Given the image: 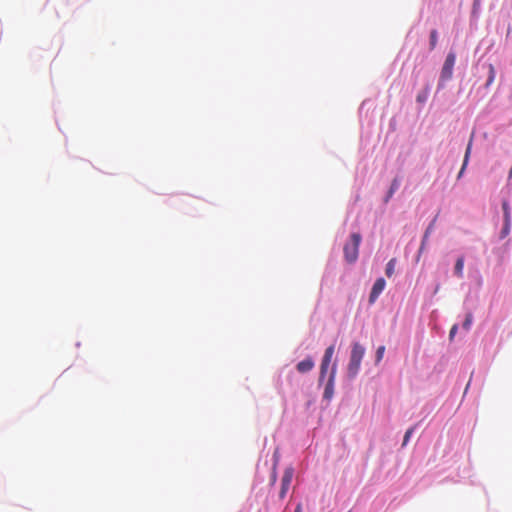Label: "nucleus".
<instances>
[{
	"instance_id": "obj_1",
	"label": "nucleus",
	"mask_w": 512,
	"mask_h": 512,
	"mask_svg": "<svg viewBox=\"0 0 512 512\" xmlns=\"http://www.w3.org/2000/svg\"><path fill=\"white\" fill-rule=\"evenodd\" d=\"M364 354V347L361 346L358 342L353 343L350 360L347 367V373L350 378H354L358 374Z\"/></svg>"
},
{
	"instance_id": "obj_2",
	"label": "nucleus",
	"mask_w": 512,
	"mask_h": 512,
	"mask_svg": "<svg viewBox=\"0 0 512 512\" xmlns=\"http://www.w3.org/2000/svg\"><path fill=\"white\" fill-rule=\"evenodd\" d=\"M361 235L359 233H352L350 241L345 243L343 252L345 260L348 263H354L358 259L359 246L361 243Z\"/></svg>"
},
{
	"instance_id": "obj_3",
	"label": "nucleus",
	"mask_w": 512,
	"mask_h": 512,
	"mask_svg": "<svg viewBox=\"0 0 512 512\" xmlns=\"http://www.w3.org/2000/svg\"><path fill=\"white\" fill-rule=\"evenodd\" d=\"M500 195L502 197V209L504 213V225L500 233V238H505L510 232V212H509V195L510 187L506 186L501 190Z\"/></svg>"
},
{
	"instance_id": "obj_4",
	"label": "nucleus",
	"mask_w": 512,
	"mask_h": 512,
	"mask_svg": "<svg viewBox=\"0 0 512 512\" xmlns=\"http://www.w3.org/2000/svg\"><path fill=\"white\" fill-rule=\"evenodd\" d=\"M455 61V53L452 51L449 52L441 70L440 82L444 83L452 78Z\"/></svg>"
},
{
	"instance_id": "obj_5",
	"label": "nucleus",
	"mask_w": 512,
	"mask_h": 512,
	"mask_svg": "<svg viewBox=\"0 0 512 512\" xmlns=\"http://www.w3.org/2000/svg\"><path fill=\"white\" fill-rule=\"evenodd\" d=\"M334 352H335V345L334 344L330 345L325 350L324 356L322 358L321 366H320V375H319V380L320 381H322L325 378V376H326V374L328 372V368H329V365H330V363L332 361Z\"/></svg>"
},
{
	"instance_id": "obj_6",
	"label": "nucleus",
	"mask_w": 512,
	"mask_h": 512,
	"mask_svg": "<svg viewBox=\"0 0 512 512\" xmlns=\"http://www.w3.org/2000/svg\"><path fill=\"white\" fill-rule=\"evenodd\" d=\"M294 470L291 467L285 469L282 479H281V490H280V498H284L286 496L287 491L292 482Z\"/></svg>"
},
{
	"instance_id": "obj_7",
	"label": "nucleus",
	"mask_w": 512,
	"mask_h": 512,
	"mask_svg": "<svg viewBox=\"0 0 512 512\" xmlns=\"http://www.w3.org/2000/svg\"><path fill=\"white\" fill-rule=\"evenodd\" d=\"M385 285H386V282H385L384 278H378L375 281V283L371 289L370 295H369V303L370 304H373L377 300L379 295L384 290Z\"/></svg>"
},
{
	"instance_id": "obj_8",
	"label": "nucleus",
	"mask_w": 512,
	"mask_h": 512,
	"mask_svg": "<svg viewBox=\"0 0 512 512\" xmlns=\"http://www.w3.org/2000/svg\"><path fill=\"white\" fill-rule=\"evenodd\" d=\"M336 376V364L333 365L332 370L330 372L325 390H324V397L327 399H330L334 392V381Z\"/></svg>"
},
{
	"instance_id": "obj_9",
	"label": "nucleus",
	"mask_w": 512,
	"mask_h": 512,
	"mask_svg": "<svg viewBox=\"0 0 512 512\" xmlns=\"http://www.w3.org/2000/svg\"><path fill=\"white\" fill-rule=\"evenodd\" d=\"M314 367V361L308 357L297 364V370L300 373H306L312 370Z\"/></svg>"
},
{
	"instance_id": "obj_10",
	"label": "nucleus",
	"mask_w": 512,
	"mask_h": 512,
	"mask_svg": "<svg viewBox=\"0 0 512 512\" xmlns=\"http://www.w3.org/2000/svg\"><path fill=\"white\" fill-rule=\"evenodd\" d=\"M495 75H496V72H495V68L492 64H489L488 65V79L485 83V87L488 88L494 81L495 79Z\"/></svg>"
},
{
	"instance_id": "obj_11",
	"label": "nucleus",
	"mask_w": 512,
	"mask_h": 512,
	"mask_svg": "<svg viewBox=\"0 0 512 512\" xmlns=\"http://www.w3.org/2000/svg\"><path fill=\"white\" fill-rule=\"evenodd\" d=\"M463 268H464V258L463 257H459L455 263V274L458 276V277H462L463 276Z\"/></svg>"
},
{
	"instance_id": "obj_12",
	"label": "nucleus",
	"mask_w": 512,
	"mask_h": 512,
	"mask_svg": "<svg viewBox=\"0 0 512 512\" xmlns=\"http://www.w3.org/2000/svg\"><path fill=\"white\" fill-rule=\"evenodd\" d=\"M395 265H396V259L392 258L389 260V262L386 265L385 273L387 277H392L395 271Z\"/></svg>"
},
{
	"instance_id": "obj_13",
	"label": "nucleus",
	"mask_w": 512,
	"mask_h": 512,
	"mask_svg": "<svg viewBox=\"0 0 512 512\" xmlns=\"http://www.w3.org/2000/svg\"><path fill=\"white\" fill-rule=\"evenodd\" d=\"M471 145H472V140H470V142L468 143V146H467V149H466V152H465V157H464V162H463V165H462V168L459 172V175L458 177H461L465 168H466V165L468 163V159H469V155H470V152H471Z\"/></svg>"
},
{
	"instance_id": "obj_14",
	"label": "nucleus",
	"mask_w": 512,
	"mask_h": 512,
	"mask_svg": "<svg viewBox=\"0 0 512 512\" xmlns=\"http://www.w3.org/2000/svg\"><path fill=\"white\" fill-rule=\"evenodd\" d=\"M399 188V182L397 179H394L391 183L390 189L388 191L387 197L385 199V202H388V200L392 197V195L398 190Z\"/></svg>"
},
{
	"instance_id": "obj_15",
	"label": "nucleus",
	"mask_w": 512,
	"mask_h": 512,
	"mask_svg": "<svg viewBox=\"0 0 512 512\" xmlns=\"http://www.w3.org/2000/svg\"><path fill=\"white\" fill-rule=\"evenodd\" d=\"M438 34L436 30L430 32V49L433 50L437 45Z\"/></svg>"
},
{
	"instance_id": "obj_16",
	"label": "nucleus",
	"mask_w": 512,
	"mask_h": 512,
	"mask_svg": "<svg viewBox=\"0 0 512 512\" xmlns=\"http://www.w3.org/2000/svg\"><path fill=\"white\" fill-rule=\"evenodd\" d=\"M473 322V316L471 313H468L465 317V320L463 322V328L465 330H469Z\"/></svg>"
},
{
	"instance_id": "obj_17",
	"label": "nucleus",
	"mask_w": 512,
	"mask_h": 512,
	"mask_svg": "<svg viewBox=\"0 0 512 512\" xmlns=\"http://www.w3.org/2000/svg\"><path fill=\"white\" fill-rule=\"evenodd\" d=\"M384 353H385V346H383V345L379 346L376 351V363H379L383 359Z\"/></svg>"
},
{
	"instance_id": "obj_18",
	"label": "nucleus",
	"mask_w": 512,
	"mask_h": 512,
	"mask_svg": "<svg viewBox=\"0 0 512 512\" xmlns=\"http://www.w3.org/2000/svg\"><path fill=\"white\" fill-rule=\"evenodd\" d=\"M413 431H414V429H413V428H409V429L405 432L404 439H403V444H402L403 446H405V445L408 443V441H409V439H410V437H411V435H412Z\"/></svg>"
},
{
	"instance_id": "obj_19",
	"label": "nucleus",
	"mask_w": 512,
	"mask_h": 512,
	"mask_svg": "<svg viewBox=\"0 0 512 512\" xmlns=\"http://www.w3.org/2000/svg\"><path fill=\"white\" fill-rule=\"evenodd\" d=\"M430 230H431V226L427 228L425 234H424V237H423V240H422V244H421V248H420V251L423 249L427 239H428V236L430 234Z\"/></svg>"
},
{
	"instance_id": "obj_20",
	"label": "nucleus",
	"mask_w": 512,
	"mask_h": 512,
	"mask_svg": "<svg viewBox=\"0 0 512 512\" xmlns=\"http://www.w3.org/2000/svg\"><path fill=\"white\" fill-rule=\"evenodd\" d=\"M457 329H458V325L455 324L452 326V328L450 329V332H449V338L452 340L457 332Z\"/></svg>"
},
{
	"instance_id": "obj_21",
	"label": "nucleus",
	"mask_w": 512,
	"mask_h": 512,
	"mask_svg": "<svg viewBox=\"0 0 512 512\" xmlns=\"http://www.w3.org/2000/svg\"><path fill=\"white\" fill-rule=\"evenodd\" d=\"M426 99H427V96H426V95L419 94V95L417 96V101H418V102H425V101H426Z\"/></svg>"
},
{
	"instance_id": "obj_22",
	"label": "nucleus",
	"mask_w": 512,
	"mask_h": 512,
	"mask_svg": "<svg viewBox=\"0 0 512 512\" xmlns=\"http://www.w3.org/2000/svg\"><path fill=\"white\" fill-rule=\"evenodd\" d=\"M511 177H512V168L509 171V178H511Z\"/></svg>"
}]
</instances>
